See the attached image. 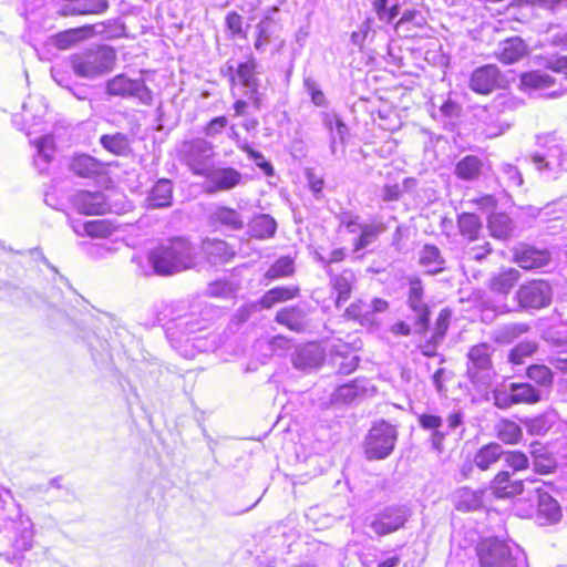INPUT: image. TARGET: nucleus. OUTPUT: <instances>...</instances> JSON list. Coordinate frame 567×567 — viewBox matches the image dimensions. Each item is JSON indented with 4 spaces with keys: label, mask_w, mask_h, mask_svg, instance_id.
Instances as JSON below:
<instances>
[{
    "label": "nucleus",
    "mask_w": 567,
    "mask_h": 567,
    "mask_svg": "<svg viewBox=\"0 0 567 567\" xmlns=\"http://www.w3.org/2000/svg\"><path fill=\"white\" fill-rule=\"evenodd\" d=\"M494 494L498 498L526 494L519 498L516 509L520 516L534 518L537 524L551 525L561 518L558 502L549 494L548 485L540 480L511 481L509 472H499L492 482Z\"/></svg>",
    "instance_id": "1"
},
{
    "label": "nucleus",
    "mask_w": 567,
    "mask_h": 567,
    "mask_svg": "<svg viewBox=\"0 0 567 567\" xmlns=\"http://www.w3.org/2000/svg\"><path fill=\"white\" fill-rule=\"evenodd\" d=\"M147 260L155 275L172 276L194 268L197 251L185 237H173L151 249Z\"/></svg>",
    "instance_id": "2"
},
{
    "label": "nucleus",
    "mask_w": 567,
    "mask_h": 567,
    "mask_svg": "<svg viewBox=\"0 0 567 567\" xmlns=\"http://www.w3.org/2000/svg\"><path fill=\"white\" fill-rule=\"evenodd\" d=\"M208 323L209 320L203 317L202 310H192L169 320L165 326V333L171 346L178 351L188 342H193V346L199 350H205L200 344L202 338L196 334L204 331Z\"/></svg>",
    "instance_id": "3"
},
{
    "label": "nucleus",
    "mask_w": 567,
    "mask_h": 567,
    "mask_svg": "<svg viewBox=\"0 0 567 567\" xmlns=\"http://www.w3.org/2000/svg\"><path fill=\"white\" fill-rule=\"evenodd\" d=\"M493 344L481 342L472 346L466 353V377L477 391H486L496 377L492 355Z\"/></svg>",
    "instance_id": "4"
},
{
    "label": "nucleus",
    "mask_w": 567,
    "mask_h": 567,
    "mask_svg": "<svg viewBox=\"0 0 567 567\" xmlns=\"http://www.w3.org/2000/svg\"><path fill=\"white\" fill-rule=\"evenodd\" d=\"M116 52L107 45H99L73 54L70 63L80 78L95 79L113 70Z\"/></svg>",
    "instance_id": "5"
},
{
    "label": "nucleus",
    "mask_w": 567,
    "mask_h": 567,
    "mask_svg": "<svg viewBox=\"0 0 567 567\" xmlns=\"http://www.w3.org/2000/svg\"><path fill=\"white\" fill-rule=\"evenodd\" d=\"M481 567H518L526 560L519 547H511L497 538H487L477 547Z\"/></svg>",
    "instance_id": "6"
},
{
    "label": "nucleus",
    "mask_w": 567,
    "mask_h": 567,
    "mask_svg": "<svg viewBox=\"0 0 567 567\" xmlns=\"http://www.w3.org/2000/svg\"><path fill=\"white\" fill-rule=\"evenodd\" d=\"M398 431L386 421L375 422L369 430L364 442L363 452L369 461L388 458L396 444Z\"/></svg>",
    "instance_id": "7"
},
{
    "label": "nucleus",
    "mask_w": 567,
    "mask_h": 567,
    "mask_svg": "<svg viewBox=\"0 0 567 567\" xmlns=\"http://www.w3.org/2000/svg\"><path fill=\"white\" fill-rule=\"evenodd\" d=\"M193 165L196 175L206 177L204 188L208 194L230 190L243 183V174L233 167L207 166L204 159H196Z\"/></svg>",
    "instance_id": "8"
},
{
    "label": "nucleus",
    "mask_w": 567,
    "mask_h": 567,
    "mask_svg": "<svg viewBox=\"0 0 567 567\" xmlns=\"http://www.w3.org/2000/svg\"><path fill=\"white\" fill-rule=\"evenodd\" d=\"M515 299L522 310H540L551 303L553 288L547 280L533 279L519 286Z\"/></svg>",
    "instance_id": "9"
},
{
    "label": "nucleus",
    "mask_w": 567,
    "mask_h": 567,
    "mask_svg": "<svg viewBox=\"0 0 567 567\" xmlns=\"http://www.w3.org/2000/svg\"><path fill=\"white\" fill-rule=\"evenodd\" d=\"M410 515L404 505L385 506L371 516L369 526L378 536H385L402 528Z\"/></svg>",
    "instance_id": "10"
},
{
    "label": "nucleus",
    "mask_w": 567,
    "mask_h": 567,
    "mask_svg": "<svg viewBox=\"0 0 567 567\" xmlns=\"http://www.w3.org/2000/svg\"><path fill=\"white\" fill-rule=\"evenodd\" d=\"M105 92L110 96L123 99L137 97L143 104H151L152 93L143 80H132L125 74H117L105 83Z\"/></svg>",
    "instance_id": "11"
},
{
    "label": "nucleus",
    "mask_w": 567,
    "mask_h": 567,
    "mask_svg": "<svg viewBox=\"0 0 567 567\" xmlns=\"http://www.w3.org/2000/svg\"><path fill=\"white\" fill-rule=\"evenodd\" d=\"M513 261L524 270H538L550 265L551 254L546 248L519 243L512 249Z\"/></svg>",
    "instance_id": "12"
},
{
    "label": "nucleus",
    "mask_w": 567,
    "mask_h": 567,
    "mask_svg": "<svg viewBox=\"0 0 567 567\" xmlns=\"http://www.w3.org/2000/svg\"><path fill=\"white\" fill-rule=\"evenodd\" d=\"M72 203L84 215H103L114 210L106 195L100 190H80L73 196Z\"/></svg>",
    "instance_id": "13"
},
{
    "label": "nucleus",
    "mask_w": 567,
    "mask_h": 567,
    "mask_svg": "<svg viewBox=\"0 0 567 567\" xmlns=\"http://www.w3.org/2000/svg\"><path fill=\"white\" fill-rule=\"evenodd\" d=\"M257 62L254 58H249L246 62L238 65L236 76L239 82L247 89V96L256 110L262 105L264 94L260 92V81L256 76Z\"/></svg>",
    "instance_id": "14"
},
{
    "label": "nucleus",
    "mask_w": 567,
    "mask_h": 567,
    "mask_svg": "<svg viewBox=\"0 0 567 567\" xmlns=\"http://www.w3.org/2000/svg\"><path fill=\"white\" fill-rule=\"evenodd\" d=\"M210 226L220 231H237L245 227L244 216L236 209L217 205L209 213Z\"/></svg>",
    "instance_id": "15"
},
{
    "label": "nucleus",
    "mask_w": 567,
    "mask_h": 567,
    "mask_svg": "<svg viewBox=\"0 0 567 567\" xmlns=\"http://www.w3.org/2000/svg\"><path fill=\"white\" fill-rule=\"evenodd\" d=\"M501 73L496 65L477 68L471 75L470 87L480 94H488L499 86Z\"/></svg>",
    "instance_id": "16"
},
{
    "label": "nucleus",
    "mask_w": 567,
    "mask_h": 567,
    "mask_svg": "<svg viewBox=\"0 0 567 567\" xmlns=\"http://www.w3.org/2000/svg\"><path fill=\"white\" fill-rule=\"evenodd\" d=\"M355 282V274L352 269L349 268L343 269L341 272H332L329 275V285L331 287L332 293H336L337 308H340L350 299Z\"/></svg>",
    "instance_id": "17"
},
{
    "label": "nucleus",
    "mask_w": 567,
    "mask_h": 567,
    "mask_svg": "<svg viewBox=\"0 0 567 567\" xmlns=\"http://www.w3.org/2000/svg\"><path fill=\"white\" fill-rule=\"evenodd\" d=\"M323 360V351L315 343H308L297 348L291 355L293 367L302 371L320 367Z\"/></svg>",
    "instance_id": "18"
},
{
    "label": "nucleus",
    "mask_w": 567,
    "mask_h": 567,
    "mask_svg": "<svg viewBox=\"0 0 567 567\" xmlns=\"http://www.w3.org/2000/svg\"><path fill=\"white\" fill-rule=\"evenodd\" d=\"M308 309L305 306H291L280 309L276 315V322L287 327L295 332H302L307 329Z\"/></svg>",
    "instance_id": "19"
},
{
    "label": "nucleus",
    "mask_w": 567,
    "mask_h": 567,
    "mask_svg": "<svg viewBox=\"0 0 567 567\" xmlns=\"http://www.w3.org/2000/svg\"><path fill=\"white\" fill-rule=\"evenodd\" d=\"M527 52L528 48L524 40L513 37L499 42L495 55L501 62L512 64L524 58Z\"/></svg>",
    "instance_id": "20"
},
{
    "label": "nucleus",
    "mask_w": 567,
    "mask_h": 567,
    "mask_svg": "<svg viewBox=\"0 0 567 567\" xmlns=\"http://www.w3.org/2000/svg\"><path fill=\"white\" fill-rule=\"evenodd\" d=\"M419 264L427 275H437L446 269V260L435 245H424L419 252Z\"/></svg>",
    "instance_id": "21"
},
{
    "label": "nucleus",
    "mask_w": 567,
    "mask_h": 567,
    "mask_svg": "<svg viewBox=\"0 0 567 567\" xmlns=\"http://www.w3.org/2000/svg\"><path fill=\"white\" fill-rule=\"evenodd\" d=\"M369 382L365 379H355L349 383L338 386L332 393V403L348 404L357 398L365 394Z\"/></svg>",
    "instance_id": "22"
},
{
    "label": "nucleus",
    "mask_w": 567,
    "mask_h": 567,
    "mask_svg": "<svg viewBox=\"0 0 567 567\" xmlns=\"http://www.w3.org/2000/svg\"><path fill=\"white\" fill-rule=\"evenodd\" d=\"M406 305L412 315L408 318L413 322L414 333H424L430 323V308L424 298H406Z\"/></svg>",
    "instance_id": "23"
},
{
    "label": "nucleus",
    "mask_w": 567,
    "mask_h": 567,
    "mask_svg": "<svg viewBox=\"0 0 567 567\" xmlns=\"http://www.w3.org/2000/svg\"><path fill=\"white\" fill-rule=\"evenodd\" d=\"M202 248L212 264L226 262L235 256V250L221 239H205Z\"/></svg>",
    "instance_id": "24"
},
{
    "label": "nucleus",
    "mask_w": 567,
    "mask_h": 567,
    "mask_svg": "<svg viewBox=\"0 0 567 567\" xmlns=\"http://www.w3.org/2000/svg\"><path fill=\"white\" fill-rule=\"evenodd\" d=\"M532 161L536 165L537 169H546L551 173V177L556 178V174L563 165V153L560 147L555 145L545 154H534L532 156Z\"/></svg>",
    "instance_id": "25"
},
{
    "label": "nucleus",
    "mask_w": 567,
    "mask_h": 567,
    "mask_svg": "<svg viewBox=\"0 0 567 567\" xmlns=\"http://www.w3.org/2000/svg\"><path fill=\"white\" fill-rule=\"evenodd\" d=\"M107 0H72L65 4L63 13L65 16L100 14L107 9Z\"/></svg>",
    "instance_id": "26"
},
{
    "label": "nucleus",
    "mask_w": 567,
    "mask_h": 567,
    "mask_svg": "<svg viewBox=\"0 0 567 567\" xmlns=\"http://www.w3.org/2000/svg\"><path fill=\"white\" fill-rule=\"evenodd\" d=\"M173 184L168 179H159L152 188L147 202L148 207L164 208L172 205Z\"/></svg>",
    "instance_id": "27"
},
{
    "label": "nucleus",
    "mask_w": 567,
    "mask_h": 567,
    "mask_svg": "<svg viewBox=\"0 0 567 567\" xmlns=\"http://www.w3.org/2000/svg\"><path fill=\"white\" fill-rule=\"evenodd\" d=\"M455 507L458 511L472 512L482 507L483 491H473L468 487H462L454 495Z\"/></svg>",
    "instance_id": "28"
},
{
    "label": "nucleus",
    "mask_w": 567,
    "mask_h": 567,
    "mask_svg": "<svg viewBox=\"0 0 567 567\" xmlns=\"http://www.w3.org/2000/svg\"><path fill=\"white\" fill-rule=\"evenodd\" d=\"M426 25V19L420 10H406L396 23V30L404 32L405 37L417 34Z\"/></svg>",
    "instance_id": "29"
},
{
    "label": "nucleus",
    "mask_w": 567,
    "mask_h": 567,
    "mask_svg": "<svg viewBox=\"0 0 567 567\" xmlns=\"http://www.w3.org/2000/svg\"><path fill=\"white\" fill-rule=\"evenodd\" d=\"M520 279V272L515 268H508L491 279L489 288L494 293L506 296Z\"/></svg>",
    "instance_id": "30"
},
{
    "label": "nucleus",
    "mask_w": 567,
    "mask_h": 567,
    "mask_svg": "<svg viewBox=\"0 0 567 567\" xmlns=\"http://www.w3.org/2000/svg\"><path fill=\"white\" fill-rule=\"evenodd\" d=\"M299 288L295 286L276 287L268 290L259 300L261 308L270 309L278 302H284L296 298Z\"/></svg>",
    "instance_id": "31"
},
{
    "label": "nucleus",
    "mask_w": 567,
    "mask_h": 567,
    "mask_svg": "<svg viewBox=\"0 0 567 567\" xmlns=\"http://www.w3.org/2000/svg\"><path fill=\"white\" fill-rule=\"evenodd\" d=\"M321 121L323 127L329 132L331 142H344L349 128L336 112H322Z\"/></svg>",
    "instance_id": "32"
},
{
    "label": "nucleus",
    "mask_w": 567,
    "mask_h": 567,
    "mask_svg": "<svg viewBox=\"0 0 567 567\" xmlns=\"http://www.w3.org/2000/svg\"><path fill=\"white\" fill-rule=\"evenodd\" d=\"M504 451L498 443H489L481 447L475 456L474 464L482 471L488 470L494 463L503 458Z\"/></svg>",
    "instance_id": "33"
},
{
    "label": "nucleus",
    "mask_w": 567,
    "mask_h": 567,
    "mask_svg": "<svg viewBox=\"0 0 567 567\" xmlns=\"http://www.w3.org/2000/svg\"><path fill=\"white\" fill-rule=\"evenodd\" d=\"M385 231L383 223H370L363 224L359 237L353 243V251H360L371 244H373L378 237Z\"/></svg>",
    "instance_id": "34"
},
{
    "label": "nucleus",
    "mask_w": 567,
    "mask_h": 567,
    "mask_svg": "<svg viewBox=\"0 0 567 567\" xmlns=\"http://www.w3.org/2000/svg\"><path fill=\"white\" fill-rule=\"evenodd\" d=\"M249 229L252 237L267 239L275 235L277 223L270 215L261 214L252 219Z\"/></svg>",
    "instance_id": "35"
},
{
    "label": "nucleus",
    "mask_w": 567,
    "mask_h": 567,
    "mask_svg": "<svg viewBox=\"0 0 567 567\" xmlns=\"http://www.w3.org/2000/svg\"><path fill=\"white\" fill-rule=\"evenodd\" d=\"M488 229L493 237L506 239L512 235L514 226L508 215L504 213H496L492 214L488 218Z\"/></svg>",
    "instance_id": "36"
},
{
    "label": "nucleus",
    "mask_w": 567,
    "mask_h": 567,
    "mask_svg": "<svg viewBox=\"0 0 567 567\" xmlns=\"http://www.w3.org/2000/svg\"><path fill=\"white\" fill-rule=\"evenodd\" d=\"M515 404H534L540 401V391L526 382L509 383Z\"/></svg>",
    "instance_id": "37"
},
{
    "label": "nucleus",
    "mask_w": 567,
    "mask_h": 567,
    "mask_svg": "<svg viewBox=\"0 0 567 567\" xmlns=\"http://www.w3.org/2000/svg\"><path fill=\"white\" fill-rule=\"evenodd\" d=\"M482 165V161L477 156L468 155L456 164L455 174L461 179L473 181L480 176Z\"/></svg>",
    "instance_id": "38"
},
{
    "label": "nucleus",
    "mask_w": 567,
    "mask_h": 567,
    "mask_svg": "<svg viewBox=\"0 0 567 567\" xmlns=\"http://www.w3.org/2000/svg\"><path fill=\"white\" fill-rule=\"evenodd\" d=\"M186 150V163L190 167V169L195 173V167L193 165V159H204L207 166L210 165V158L214 155L212 144H183ZM196 161H194L195 163Z\"/></svg>",
    "instance_id": "39"
},
{
    "label": "nucleus",
    "mask_w": 567,
    "mask_h": 567,
    "mask_svg": "<svg viewBox=\"0 0 567 567\" xmlns=\"http://www.w3.org/2000/svg\"><path fill=\"white\" fill-rule=\"evenodd\" d=\"M554 84V79L545 72L532 71L522 74L520 86L524 90H544L550 87Z\"/></svg>",
    "instance_id": "40"
},
{
    "label": "nucleus",
    "mask_w": 567,
    "mask_h": 567,
    "mask_svg": "<svg viewBox=\"0 0 567 567\" xmlns=\"http://www.w3.org/2000/svg\"><path fill=\"white\" fill-rule=\"evenodd\" d=\"M461 235L475 240L482 229L481 218L476 214L463 213L457 219Z\"/></svg>",
    "instance_id": "41"
},
{
    "label": "nucleus",
    "mask_w": 567,
    "mask_h": 567,
    "mask_svg": "<svg viewBox=\"0 0 567 567\" xmlns=\"http://www.w3.org/2000/svg\"><path fill=\"white\" fill-rule=\"evenodd\" d=\"M557 414L553 411L529 419L525 422L527 432L530 435H544L554 425Z\"/></svg>",
    "instance_id": "42"
},
{
    "label": "nucleus",
    "mask_w": 567,
    "mask_h": 567,
    "mask_svg": "<svg viewBox=\"0 0 567 567\" xmlns=\"http://www.w3.org/2000/svg\"><path fill=\"white\" fill-rule=\"evenodd\" d=\"M295 272V261L290 256L278 258L271 267L266 271L265 278L267 280H276L286 278Z\"/></svg>",
    "instance_id": "43"
},
{
    "label": "nucleus",
    "mask_w": 567,
    "mask_h": 567,
    "mask_svg": "<svg viewBox=\"0 0 567 567\" xmlns=\"http://www.w3.org/2000/svg\"><path fill=\"white\" fill-rule=\"evenodd\" d=\"M498 439L507 444H516L523 436L522 427L514 421L502 420L496 425Z\"/></svg>",
    "instance_id": "44"
},
{
    "label": "nucleus",
    "mask_w": 567,
    "mask_h": 567,
    "mask_svg": "<svg viewBox=\"0 0 567 567\" xmlns=\"http://www.w3.org/2000/svg\"><path fill=\"white\" fill-rule=\"evenodd\" d=\"M537 350V343L530 340H524L517 343L508 353V362L513 365L524 364L526 359L530 358Z\"/></svg>",
    "instance_id": "45"
},
{
    "label": "nucleus",
    "mask_w": 567,
    "mask_h": 567,
    "mask_svg": "<svg viewBox=\"0 0 567 567\" xmlns=\"http://www.w3.org/2000/svg\"><path fill=\"white\" fill-rule=\"evenodd\" d=\"M461 113L462 106L451 99H447L439 106L437 112L433 113V117L442 120L444 126H453L455 120L461 116Z\"/></svg>",
    "instance_id": "46"
},
{
    "label": "nucleus",
    "mask_w": 567,
    "mask_h": 567,
    "mask_svg": "<svg viewBox=\"0 0 567 567\" xmlns=\"http://www.w3.org/2000/svg\"><path fill=\"white\" fill-rule=\"evenodd\" d=\"M99 168V162L85 154L76 155L71 162L72 172L81 177H87L91 174L97 173Z\"/></svg>",
    "instance_id": "47"
},
{
    "label": "nucleus",
    "mask_w": 567,
    "mask_h": 567,
    "mask_svg": "<svg viewBox=\"0 0 567 567\" xmlns=\"http://www.w3.org/2000/svg\"><path fill=\"white\" fill-rule=\"evenodd\" d=\"M73 229L79 235L85 234L90 237L105 238L111 235L110 226L103 220H91L74 225Z\"/></svg>",
    "instance_id": "48"
},
{
    "label": "nucleus",
    "mask_w": 567,
    "mask_h": 567,
    "mask_svg": "<svg viewBox=\"0 0 567 567\" xmlns=\"http://www.w3.org/2000/svg\"><path fill=\"white\" fill-rule=\"evenodd\" d=\"M33 163L39 173H44L55 154V144H34Z\"/></svg>",
    "instance_id": "49"
},
{
    "label": "nucleus",
    "mask_w": 567,
    "mask_h": 567,
    "mask_svg": "<svg viewBox=\"0 0 567 567\" xmlns=\"http://www.w3.org/2000/svg\"><path fill=\"white\" fill-rule=\"evenodd\" d=\"M528 329L526 323H507L497 329L496 338L501 342H511L527 332Z\"/></svg>",
    "instance_id": "50"
},
{
    "label": "nucleus",
    "mask_w": 567,
    "mask_h": 567,
    "mask_svg": "<svg viewBox=\"0 0 567 567\" xmlns=\"http://www.w3.org/2000/svg\"><path fill=\"white\" fill-rule=\"evenodd\" d=\"M344 315L354 320H359L361 324L372 323L371 311L369 310L368 303L358 300L352 302L347 309Z\"/></svg>",
    "instance_id": "51"
},
{
    "label": "nucleus",
    "mask_w": 567,
    "mask_h": 567,
    "mask_svg": "<svg viewBox=\"0 0 567 567\" xmlns=\"http://www.w3.org/2000/svg\"><path fill=\"white\" fill-rule=\"evenodd\" d=\"M528 379L539 385L548 386L553 383V373L549 368L544 364L529 365L526 370Z\"/></svg>",
    "instance_id": "52"
},
{
    "label": "nucleus",
    "mask_w": 567,
    "mask_h": 567,
    "mask_svg": "<svg viewBox=\"0 0 567 567\" xmlns=\"http://www.w3.org/2000/svg\"><path fill=\"white\" fill-rule=\"evenodd\" d=\"M492 400L496 408L503 409V410H506V409L512 408L513 405H516L514 396H513V392L511 389V384H508V386L503 388V389L493 390Z\"/></svg>",
    "instance_id": "53"
},
{
    "label": "nucleus",
    "mask_w": 567,
    "mask_h": 567,
    "mask_svg": "<svg viewBox=\"0 0 567 567\" xmlns=\"http://www.w3.org/2000/svg\"><path fill=\"white\" fill-rule=\"evenodd\" d=\"M451 317L452 311L449 308H443L440 311L432 333L433 336H435V339L444 340L450 327Z\"/></svg>",
    "instance_id": "54"
},
{
    "label": "nucleus",
    "mask_w": 567,
    "mask_h": 567,
    "mask_svg": "<svg viewBox=\"0 0 567 567\" xmlns=\"http://www.w3.org/2000/svg\"><path fill=\"white\" fill-rule=\"evenodd\" d=\"M503 460L514 472L528 467V458L522 452H504Z\"/></svg>",
    "instance_id": "55"
},
{
    "label": "nucleus",
    "mask_w": 567,
    "mask_h": 567,
    "mask_svg": "<svg viewBox=\"0 0 567 567\" xmlns=\"http://www.w3.org/2000/svg\"><path fill=\"white\" fill-rule=\"evenodd\" d=\"M303 84L307 92L310 94L311 101L315 105L324 106L327 104V100L323 92L320 90L319 85L313 79H305Z\"/></svg>",
    "instance_id": "56"
},
{
    "label": "nucleus",
    "mask_w": 567,
    "mask_h": 567,
    "mask_svg": "<svg viewBox=\"0 0 567 567\" xmlns=\"http://www.w3.org/2000/svg\"><path fill=\"white\" fill-rule=\"evenodd\" d=\"M386 3H388V0H375L373 3V7H374L378 18L381 21L390 23L399 14V8H398V6H393L391 8V10L388 12Z\"/></svg>",
    "instance_id": "57"
},
{
    "label": "nucleus",
    "mask_w": 567,
    "mask_h": 567,
    "mask_svg": "<svg viewBox=\"0 0 567 567\" xmlns=\"http://www.w3.org/2000/svg\"><path fill=\"white\" fill-rule=\"evenodd\" d=\"M244 148L249 153V157L254 161L256 166H258L266 176H274L275 171L270 162H268L265 156L256 151H252L248 147V144H243Z\"/></svg>",
    "instance_id": "58"
},
{
    "label": "nucleus",
    "mask_w": 567,
    "mask_h": 567,
    "mask_svg": "<svg viewBox=\"0 0 567 567\" xmlns=\"http://www.w3.org/2000/svg\"><path fill=\"white\" fill-rule=\"evenodd\" d=\"M340 359L338 364V372L340 374H349L353 372L359 364V357L357 354L337 355L336 360Z\"/></svg>",
    "instance_id": "59"
},
{
    "label": "nucleus",
    "mask_w": 567,
    "mask_h": 567,
    "mask_svg": "<svg viewBox=\"0 0 567 567\" xmlns=\"http://www.w3.org/2000/svg\"><path fill=\"white\" fill-rule=\"evenodd\" d=\"M228 124V120L226 116H218L213 118L205 128L206 135L210 137H215L218 133H220Z\"/></svg>",
    "instance_id": "60"
},
{
    "label": "nucleus",
    "mask_w": 567,
    "mask_h": 567,
    "mask_svg": "<svg viewBox=\"0 0 567 567\" xmlns=\"http://www.w3.org/2000/svg\"><path fill=\"white\" fill-rule=\"evenodd\" d=\"M227 29L234 34H240L243 32V18L237 12L233 11L226 16Z\"/></svg>",
    "instance_id": "61"
},
{
    "label": "nucleus",
    "mask_w": 567,
    "mask_h": 567,
    "mask_svg": "<svg viewBox=\"0 0 567 567\" xmlns=\"http://www.w3.org/2000/svg\"><path fill=\"white\" fill-rule=\"evenodd\" d=\"M443 340L435 339V336H431L429 340L424 343L420 344V351L425 357H435L437 354V348L442 343Z\"/></svg>",
    "instance_id": "62"
},
{
    "label": "nucleus",
    "mask_w": 567,
    "mask_h": 567,
    "mask_svg": "<svg viewBox=\"0 0 567 567\" xmlns=\"http://www.w3.org/2000/svg\"><path fill=\"white\" fill-rule=\"evenodd\" d=\"M419 423L421 427L425 430H439L442 425V419L433 414H421L419 416Z\"/></svg>",
    "instance_id": "63"
},
{
    "label": "nucleus",
    "mask_w": 567,
    "mask_h": 567,
    "mask_svg": "<svg viewBox=\"0 0 567 567\" xmlns=\"http://www.w3.org/2000/svg\"><path fill=\"white\" fill-rule=\"evenodd\" d=\"M408 298H424L423 282L419 277L409 278Z\"/></svg>",
    "instance_id": "64"
}]
</instances>
